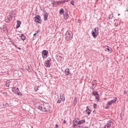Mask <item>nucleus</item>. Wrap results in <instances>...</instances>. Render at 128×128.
I'll return each instance as SVG.
<instances>
[{
  "mask_svg": "<svg viewBox=\"0 0 128 128\" xmlns=\"http://www.w3.org/2000/svg\"><path fill=\"white\" fill-rule=\"evenodd\" d=\"M64 20H68V12L64 14Z\"/></svg>",
  "mask_w": 128,
  "mask_h": 128,
  "instance_id": "nucleus-19",
  "label": "nucleus"
},
{
  "mask_svg": "<svg viewBox=\"0 0 128 128\" xmlns=\"http://www.w3.org/2000/svg\"><path fill=\"white\" fill-rule=\"evenodd\" d=\"M92 90H94V86L92 87Z\"/></svg>",
  "mask_w": 128,
  "mask_h": 128,
  "instance_id": "nucleus-45",
  "label": "nucleus"
},
{
  "mask_svg": "<svg viewBox=\"0 0 128 128\" xmlns=\"http://www.w3.org/2000/svg\"><path fill=\"white\" fill-rule=\"evenodd\" d=\"M46 68H50V61H46L44 64Z\"/></svg>",
  "mask_w": 128,
  "mask_h": 128,
  "instance_id": "nucleus-12",
  "label": "nucleus"
},
{
  "mask_svg": "<svg viewBox=\"0 0 128 128\" xmlns=\"http://www.w3.org/2000/svg\"><path fill=\"white\" fill-rule=\"evenodd\" d=\"M12 91L14 94H18L19 96H22V94L20 92V90H18V88L16 87H13L12 88Z\"/></svg>",
  "mask_w": 128,
  "mask_h": 128,
  "instance_id": "nucleus-4",
  "label": "nucleus"
},
{
  "mask_svg": "<svg viewBox=\"0 0 128 128\" xmlns=\"http://www.w3.org/2000/svg\"><path fill=\"white\" fill-rule=\"evenodd\" d=\"M58 4H60V2H53L54 6H55V7L58 6Z\"/></svg>",
  "mask_w": 128,
  "mask_h": 128,
  "instance_id": "nucleus-18",
  "label": "nucleus"
},
{
  "mask_svg": "<svg viewBox=\"0 0 128 128\" xmlns=\"http://www.w3.org/2000/svg\"><path fill=\"white\" fill-rule=\"evenodd\" d=\"M64 9L61 8L60 10V14H64Z\"/></svg>",
  "mask_w": 128,
  "mask_h": 128,
  "instance_id": "nucleus-25",
  "label": "nucleus"
},
{
  "mask_svg": "<svg viewBox=\"0 0 128 128\" xmlns=\"http://www.w3.org/2000/svg\"><path fill=\"white\" fill-rule=\"evenodd\" d=\"M124 94H126V91H124Z\"/></svg>",
  "mask_w": 128,
  "mask_h": 128,
  "instance_id": "nucleus-46",
  "label": "nucleus"
},
{
  "mask_svg": "<svg viewBox=\"0 0 128 128\" xmlns=\"http://www.w3.org/2000/svg\"><path fill=\"white\" fill-rule=\"evenodd\" d=\"M66 120H64V121L62 122L63 124H66Z\"/></svg>",
  "mask_w": 128,
  "mask_h": 128,
  "instance_id": "nucleus-36",
  "label": "nucleus"
},
{
  "mask_svg": "<svg viewBox=\"0 0 128 128\" xmlns=\"http://www.w3.org/2000/svg\"><path fill=\"white\" fill-rule=\"evenodd\" d=\"M60 100H62V102H64L66 100V98L64 97V94H60Z\"/></svg>",
  "mask_w": 128,
  "mask_h": 128,
  "instance_id": "nucleus-13",
  "label": "nucleus"
},
{
  "mask_svg": "<svg viewBox=\"0 0 128 128\" xmlns=\"http://www.w3.org/2000/svg\"><path fill=\"white\" fill-rule=\"evenodd\" d=\"M59 2H60V4H64V2H66V0Z\"/></svg>",
  "mask_w": 128,
  "mask_h": 128,
  "instance_id": "nucleus-30",
  "label": "nucleus"
},
{
  "mask_svg": "<svg viewBox=\"0 0 128 128\" xmlns=\"http://www.w3.org/2000/svg\"><path fill=\"white\" fill-rule=\"evenodd\" d=\"M34 90H35V92H38V86H36L34 87Z\"/></svg>",
  "mask_w": 128,
  "mask_h": 128,
  "instance_id": "nucleus-26",
  "label": "nucleus"
},
{
  "mask_svg": "<svg viewBox=\"0 0 128 128\" xmlns=\"http://www.w3.org/2000/svg\"><path fill=\"white\" fill-rule=\"evenodd\" d=\"M86 112H87L88 116L90 114V112H92V110H86Z\"/></svg>",
  "mask_w": 128,
  "mask_h": 128,
  "instance_id": "nucleus-22",
  "label": "nucleus"
},
{
  "mask_svg": "<svg viewBox=\"0 0 128 128\" xmlns=\"http://www.w3.org/2000/svg\"><path fill=\"white\" fill-rule=\"evenodd\" d=\"M70 0H65V2H70Z\"/></svg>",
  "mask_w": 128,
  "mask_h": 128,
  "instance_id": "nucleus-38",
  "label": "nucleus"
},
{
  "mask_svg": "<svg viewBox=\"0 0 128 128\" xmlns=\"http://www.w3.org/2000/svg\"><path fill=\"white\" fill-rule=\"evenodd\" d=\"M20 38L22 40H26V36H24V34H21Z\"/></svg>",
  "mask_w": 128,
  "mask_h": 128,
  "instance_id": "nucleus-23",
  "label": "nucleus"
},
{
  "mask_svg": "<svg viewBox=\"0 0 128 128\" xmlns=\"http://www.w3.org/2000/svg\"><path fill=\"white\" fill-rule=\"evenodd\" d=\"M18 48V50H20V48Z\"/></svg>",
  "mask_w": 128,
  "mask_h": 128,
  "instance_id": "nucleus-47",
  "label": "nucleus"
},
{
  "mask_svg": "<svg viewBox=\"0 0 128 128\" xmlns=\"http://www.w3.org/2000/svg\"><path fill=\"white\" fill-rule=\"evenodd\" d=\"M114 124H112V122L111 120L108 121L106 124L104 126V128H112V126Z\"/></svg>",
  "mask_w": 128,
  "mask_h": 128,
  "instance_id": "nucleus-6",
  "label": "nucleus"
},
{
  "mask_svg": "<svg viewBox=\"0 0 128 128\" xmlns=\"http://www.w3.org/2000/svg\"><path fill=\"white\" fill-rule=\"evenodd\" d=\"M10 80H8L6 82V86H7V88H8V86H10Z\"/></svg>",
  "mask_w": 128,
  "mask_h": 128,
  "instance_id": "nucleus-20",
  "label": "nucleus"
},
{
  "mask_svg": "<svg viewBox=\"0 0 128 128\" xmlns=\"http://www.w3.org/2000/svg\"><path fill=\"white\" fill-rule=\"evenodd\" d=\"M9 14V16H12V14H14V12H10Z\"/></svg>",
  "mask_w": 128,
  "mask_h": 128,
  "instance_id": "nucleus-29",
  "label": "nucleus"
},
{
  "mask_svg": "<svg viewBox=\"0 0 128 128\" xmlns=\"http://www.w3.org/2000/svg\"><path fill=\"white\" fill-rule=\"evenodd\" d=\"M55 128H58V124H56V127Z\"/></svg>",
  "mask_w": 128,
  "mask_h": 128,
  "instance_id": "nucleus-37",
  "label": "nucleus"
},
{
  "mask_svg": "<svg viewBox=\"0 0 128 128\" xmlns=\"http://www.w3.org/2000/svg\"><path fill=\"white\" fill-rule=\"evenodd\" d=\"M12 17L11 16H8L7 17V18L6 19V22L10 23V22H12Z\"/></svg>",
  "mask_w": 128,
  "mask_h": 128,
  "instance_id": "nucleus-10",
  "label": "nucleus"
},
{
  "mask_svg": "<svg viewBox=\"0 0 128 128\" xmlns=\"http://www.w3.org/2000/svg\"><path fill=\"white\" fill-rule=\"evenodd\" d=\"M96 100H98L100 98V95L98 94L97 96H95Z\"/></svg>",
  "mask_w": 128,
  "mask_h": 128,
  "instance_id": "nucleus-33",
  "label": "nucleus"
},
{
  "mask_svg": "<svg viewBox=\"0 0 128 128\" xmlns=\"http://www.w3.org/2000/svg\"><path fill=\"white\" fill-rule=\"evenodd\" d=\"M92 86H94V84H92Z\"/></svg>",
  "mask_w": 128,
  "mask_h": 128,
  "instance_id": "nucleus-49",
  "label": "nucleus"
},
{
  "mask_svg": "<svg viewBox=\"0 0 128 128\" xmlns=\"http://www.w3.org/2000/svg\"><path fill=\"white\" fill-rule=\"evenodd\" d=\"M74 126H80V124H84L86 123V120H78V118H76L74 120Z\"/></svg>",
  "mask_w": 128,
  "mask_h": 128,
  "instance_id": "nucleus-1",
  "label": "nucleus"
},
{
  "mask_svg": "<svg viewBox=\"0 0 128 128\" xmlns=\"http://www.w3.org/2000/svg\"><path fill=\"white\" fill-rule=\"evenodd\" d=\"M118 16H120V14H118Z\"/></svg>",
  "mask_w": 128,
  "mask_h": 128,
  "instance_id": "nucleus-48",
  "label": "nucleus"
},
{
  "mask_svg": "<svg viewBox=\"0 0 128 128\" xmlns=\"http://www.w3.org/2000/svg\"><path fill=\"white\" fill-rule=\"evenodd\" d=\"M12 44L13 46H16H16L14 45V43H12Z\"/></svg>",
  "mask_w": 128,
  "mask_h": 128,
  "instance_id": "nucleus-41",
  "label": "nucleus"
},
{
  "mask_svg": "<svg viewBox=\"0 0 128 128\" xmlns=\"http://www.w3.org/2000/svg\"><path fill=\"white\" fill-rule=\"evenodd\" d=\"M9 104H8L6 103L5 104H3V106H8Z\"/></svg>",
  "mask_w": 128,
  "mask_h": 128,
  "instance_id": "nucleus-34",
  "label": "nucleus"
},
{
  "mask_svg": "<svg viewBox=\"0 0 128 128\" xmlns=\"http://www.w3.org/2000/svg\"><path fill=\"white\" fill-rule=\"evenodd\" d=\"M38 110H42V112H46L48 110V104H45L43 105L38 106Z\"/></svg>",
  "mask_w": 128,
  "mask_h": 128,
  "instance_id": "nucleus-3",
  "label": "nucleus"
},
{
  "mask_svg": "<svg viewBox=\"0 0 128 128\" xmlns=\"http://www.w3.org/2000/svg\"><path fill=\"white\" fill-rule=\"evenodd\" d=\"M91 34L94 38H96V36H98V28H95L94 32L92 31Z\"/></svg>",
  "mask_w": 128,
  "mask_h": 128,
  "instance_id": "nucleus-5",
  "label": "nucleus"
},
{
  "mask_svg": "<svg viewBox=\"0 0 128 128\" xmlns=\"http://www.w3.org/2000/svg\"><path fill=\"white\" fill-rule=\"evenodd\" d=\"M86 110H90V108H88V106L86 107Z\"/></svg>",
  "mask_w": 128,
  "mask_h": 128,
  "instance_id": "nucleus-44",
  "label": "nucleus"
},
{
  "mask_svg": "<svg viewBox=\"0 0 128 128\" xmlns=\"http://www.w3.org/2000/svg\"><path fill=\"white\" fill-rule=\"evenodd\" d=\"M62 99L60 98L57 101V104H60V102H62Z\"/></svg>",
  "mask_w": 128,
  "mask_h": 128,
  "instance_id": "nucleus-31",
  "label": "nucleus"
},
{
  "mask_svg": "<svg viewBox=\"0 0 128 128\" xmlns=\"http://www.w3.org/2000/svg\"><path fill=\"white\" fill-rule=\"evenodd\" d=\"M114 18V14H111L110 15H109V16H108V18L110 20H112V18Z\"/></svg>",
  "mask_w": 128,
  "mask_h": 128,
  "instance_id": "nucleus-24",
  "label": "nucleus"
},
{
  "mask_svg": "<svg viewBox=\"0 0 128 128\" xmlns=\"http://www.w3.org/2000/svg\"><path fill=\"white\" fill-rule=\"evenodd\" d=\"M22 22L20 20H17V26H16V28H18L20 26Z\"/></svg>",
  "mask_w": 128,
  "mask_h": 128,
  "instance_id": "nucleus-17",
  "label": "nucleus"
},
{
  "mask_svg": "<svg viewBox=\"0 0 128 128\" xmlns=\"http://www.w3.org/2000/svg\"><path fill=\"white\" fill-rule=\"evenodd\" d=\"M0 28L2 32H6V26L3 25Z\"/></svg>",
  "mask_w": 128,
  "mask_h": 128,
  "instance_id": "nucleus-11",
  "label": "nucleus"
},
{
  "mask_svg": "<svg viewBox=\"0 0 128 128\" xmlns=\"http://www.w3.org/2000/svg\"><path fill=\"white\" fill-rule=\"evenodd\" d=\"M78 128H88V126H84V125H82V126H78Z\"/></svg>",
  "mask_w": 128,
  "mask_h": 128,
  "instance_id": "nucleus-28",
  "label": "nucleus"
},
{
  "mask_svg": "<svg viewBox=\"0 0 128 128\" xmlns=\"http://www.w3.org/2000/svg\"><path fill=\"white\" fill-rule=\"evenodd\" d=\"M114 98V100L108 102L107 103V104H108V106H112V104H114V102H116V100H118V98L116 97H115Z\"/></svg>",
  "mask_w": 128,
  "mask_h": 128,
  "instance_id": "nucleus-9",
  "label": "nucleus"
},
{
  "mask_svg": "<svg viewBox=\"0 0 128 128\" xmlns=\"http://www.w3.org/2000/svg\"><path fill=\"white\" fill-rule=\"evenodd\" d=\"M35 22L36 24H42V20H40V16L38 15H37L36 17L34 18Z\"/></svg>",
  "mask_w": 128,
  "mask_h": 128,
  "instance_id": "nucleus-7",
  "label": "nucleus"
},
{
  "mask_svg": "<svg viewBox=\"0 0 128 128\" xmlns=\"http://www.w3.org/2000/svg\"><path fill=\"white\" fill-rule=\"evenodd\" d=\"M105 50H106V52H109L110 53L112 52V48H108V47L106 48Z\"/></svg>",
  "mask_w": 128,
  "mask_h": 128,
  "instance_id": "nucleus-14",
  "label": "nucleus"
},
{
  "mask_svg": "<svg viewBox=\"0 0 128 128\" xmlns=\"http://www.w3.org/2000/svg\"><path fill=\"white\" fill-rule=\"evenodd\" d=\"M40 30H38V31H36V34H38V32H40Z\"/></svg>",
  "mask_w": 128,
  "mask_h": 128,
  "instance_id": "nucleus-39",
  "label": "nucleus"
},
{
  "mask_svg": "<svg viewBox=\"0 0 128 128\" xmlns=\"http://www.w3.org/2000/svg\"><path fill=\"white\" fill-rule=\"evenodd\" d=\"M77 103H78V98L76 97H75L74 99V106H76Z\"/></svg>",
  "mask_w": 128,
  "mask_h": 128,
  "instance_id": "nucleus-21",
  "label": "nucleus"
},
{
  "mask_svg": "<svg viewBox=\"0 0 128 128\" xmlns=\"http://www.w3.org/2000/svg\"><path fill=\"white\" fill-rule=\"evenodd\" d=\"M65 38L66 40H70L72 38V32L67 31L65 34Z\"/></svg>",
  "mask_w": 128,
  "mask_h": 128,
  "instance_id": "nucleus-2",
  "label": "nucleus"
},
{
  "mask_svg": "<svg viewBox=\"0 0 128 128\" xmlns=\"http://www.w3.org/2000/svg\"><path fill=\"white\" fill-rule=\"evenodd\" d=\"M48 52L46 50H44L42 52V56L43 58H48Z\"/></svg>",
  "mask_w": 128,
  "mask_h": 128,
  "instance_id": "nucleus-8",
  "label": "nucleus"
},
{
  "mask_svg": "<svg viewBox=\"0 0 128 128\" xmlns=\"http://www.w3.org/2000/svg\"><path fill=\"white\" fill-rule=\"evenodd\" d=\"M93 94L96 96H98V92H94Z\"/></svg>",
  "mask_w": 128,
  "mask_h": 128,
  "instance_id": "nucleus-27",
  "label": "nucleus"
},
{
  "mask_svg": "<svg viewBox=\"0 0 128 128\" xmlns=\"http://www.w3.org/2000/svg\"><path fill=\"white\" fill-rule=\"evenodd\" d=\"M70 74V69L68 68H66L65 70V74H66V76H68V74Z\"/></svg>",
  "mask_w": 128,
  "mask_h": 128,
  "instance_id": "nucleus-15",
  "label": "nucleus"
},
{
  "mask_svg": "<svg viewBox=\"0 0 128 128\" xmlns=\"http://www.w3.org/2000/svg\"><path fill=\"white\" fill-rule=\"evenodd\" d=\"M96 82H97L96 80H94V81H93V82L96 83Z\"/></svg>",
  "mask_w": 128,
  "mask_h": 128,
  "instance_id": "nucleus-40",
  "label": "nucleus"
},
{
  "mask_svg": "<svg viewBox=\"0 0 128 128\" xmlns=\"http://www.w3.org/2000/svg\"><path fill=\"white\" fill-rule=\"evenodd\" d=\"M70 4L72 6H74V0H72Z\"/></svg>",
  "mask_w": 128,
  "mask_h": 128,
  "instance_id": "nucleus-32",
  "label": "nucleus"
},
{
  "mask_svg": "<svg viewBox=\"0 0 128 128\" xmlns=\"http://www.w3.org/2000/svg\"><path fill=\"white\" fill-rule=\"evenodd\" d=\"M48 12H46L44 14V20H48Z\"/></svg>",
  "mask_w": 128,
  "mask_h": 128,
  "instance_id": "nucleus-16",
  "label": "nucleus"
},
{
  "mask_svg": "<svg viewBox=\"0 0 128 128\" xmlns=\"http://www.w3.org/2000/svg\"><path fill=\"white\" fill-rule=\"evenodd\" d=\"M36 36V33H35L34 34V36Z\"/></svg>",
  "mask_w": 128,
  "mask_h": 128,
  "instance_id": "nucleus-42",
  "label": "nucleus"
},
{
  "mask_svg": "<svg viewBox=\"0 0 128 128\" xmlns=\"http://www.w3.org/2000/svg\"><path fill=\"white\" fill-rule=\"evenodd\" d=\"M0 106H1L0 105Z\"/></svg>",
  "mask_w": 128,
  "mask_h": 128,
  "instance_id": "nucleus-50",
  "label": "nucleus"
},
{
  "mask_svg": "<svg viewBox=\"0 0 128 128\" xmlns=\"http://www.w3.org/2000/svg\"><path fill=\"white\" fill-rule=\"evenodd\" d=\"M105 108H108V106H106L105 107Z\"/></svg>",
  "mask_w": 128,
  "mask_h": 128,
  "instance_id": "nucleus-43",
  "label": "nucleus"
},
{
  "mask_svg": "<svg viewBox=\"0 0 128 128\" xmlns=\"http://www.w3.org/2000/svg\"><path fill=\"white\" fill-rule=\"evenodd\" d=\"M96 106H97L96 104H94V108H96Z\"/></svg>",
  "mask_w": 128,
  "mask_h": 128,
  "instance_id": "nucleus-35",
  "label": "nucleus"
}]
</instances>
